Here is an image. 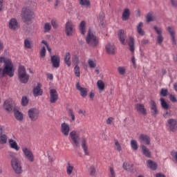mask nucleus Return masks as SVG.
<instances>
[{
  "instance_id": "0eeeda50",
  "label": "nucleus",
  "mask_w": 177,
  "mask_h": 177,
  "mask_svg": "<svg viewBox=\"0 0 177 177\" xmlns=\"http://www.w3.org/2000/svg\"><path fill=\"white\" fill-rule=\"evenodd\" d=\"M22 151L25 158H26L30 162H34V153L30 149L23 147Z\"/></svg>"
},
{
  "instance_id": "412c9836",
  "label": "nucleus",
  "mask_w": 177,
  "mask_h": 177,
  "mask_svg": "<svg viewBox=\"0 0 177 177\" xmlns=\"http://www.w3.org/2000/svg\"><path fill=\"white\" fill-rule=\"evenodd\" d=\"M118 37L122 45H125V39L127 38V35L124 30H119L118 32Z\"/></svg>"
},
{
  "instance_id": "338daca9",
  "label": "nucleus",
  "mask_w": 177,
  "mask_h": 177,
  "mask_svg": "<svg viewBox=\"0 0 177 177\" xmlns=\"http://www.w3.org/2000/svg\"><path fill=\"white\" fill-rule=\"evenodd\" d=\"M48 80H53V74H48Z\"/></svg>"
},
{
  "instance_id": "864d4df0",
  "label": "nucleus",
  "mask_w": 177,
  "mask_h": 177,
  "mask_svg": "<svg viewBox=\"0 0 177 177\" xmlns=\"http://www.w3.org/2000/svg\"><path fill=\"white\" fill-rule=\"evenodd\" d=\"M109 177H115V171H114V168L109 167Z\"/></svg>"
},
{
  "instance_id": "0e129e2a",
  "label": "nucleus",
  "mask_w": 177,
  "mask_h": 177,
  "mask_svg": "<svg viewBox=\"0 0 177 177\" xmlns=\"http://www.w3.org/2000/svg\"><path fill=\"white\" fill-rule=\"evenodd\" d=\"M168 115H169V113L168 112V111H166V112L163 114V117L165 118H168Z\"/></svg>"
},
{
  "instance_id": "2eb2a0df",
  "label": "nucleus",
  "mask_w": 177,
  "mask_h": 177,
  "mask_svg": "<svg viewBox=\"0 0 177 177\" xmlns=\"http://www.w3.org/2000/svg\"><path fill=\"white\" fill-rule=\"evenodd\" d=\"M8 28H10V30H12L13 31L19 28V22H17V19L12 18L9 21Z\"/></svg>"
},
{
  "instance_id": "6e6552de",
  "label": "nucleus",
  "mask_w": 177,
  "mask_h": 177,
  "mask_svg": "<svg viewBox=\"0 0 177 177\" xmlns=\"http://www.w3.org/2000/svg\"><path fill=\"white\" fill-rule=\"evenodd\" d=\"M69 136L76 147H80V134L75 131L70 133Z\"/></svg>"
},
{
  "instance_id": "c756f323",
  "label": "nucleus",
  "mask_w": 177,
  "mask_h": 177,
  "mask_svg": "<svg viewBox=\"0 0 177 177\" xmlns=\"http://www.w3.org/2000/svg\"><path fill=\"white\" fill-rule=\"evenodd\" d=\"M167 30L169 31V32L171 37L173 44L176 45V40L175 39V29H174V28H171V26H169L167 28Z\"/></svg>"
},
{
  "instance_id": "7c9ffc66",
  "label": "nucleus",
  "mask_w": 177,
  "mask_h": 177,
  "mask_svg": "<svg viewBox=\"0 0 177 177\" xmlns=\"http://www.w3.org/2000/svg\"><path fill=\"white\" fill-rule=\"evenodd\" d=\"M86 23L85 22V21H82L80 22L79 30L81 34H82V35H85V33L86 32Z\"/></svg>"
},
{
  "instance_id": "e2e57ef3",
  "label": "nucleus",
  "mask_w": 177,
  "mask_h": 177,
  "mask_svg": "<svg viewBox=\"0 0 177 177\" xmlns=\"http://www.w3.org/2000/svg\"><path fill=\"white\" fill-rule=\"evenodd\" d=\"M60 3V0H55V3L54 4L55 8L56 9L57 6H59V4Z\"/></svg>"
},
{
  "instance_id": "a878e982",
  "label": "nucleus",
  "mask_w": 177,
  "mask_h": 177,
  "mask_svg": "<svg viewBox=\"0 0 177 177\" xmlns=\"http://www.w3.org/2000/svg\"><path fill=\"white\" fill-rule=\"evenodd\" d=\"M81 143L85 156H89V150L88 149V145H86V140L85 138L82 139Z\"/></svg>"
},
{
  "instance_id": "c03bdc74",
  "label": "nucleus",
  "mask_w": 177,
  "mask_h": 177,
  "mask_svg": "<svg viewBox=\"0 0 177 177\" xmlns=\"http://www.w3.org/2000/svg\"><path fill=\"white\" fill-rule=\"evenodd\" d=\"M131 147L132 150H138V142L135 140H131Z\"/></svg>"
},
{
  "instance_id": "7ed1b4c3",
  "label": "nucleus",
  "mask_w": 177,
  "mask_h": 177,
  "mask_svg": "<svg viewBox=\"0 0 177 177\" xmlns=\"http://www.w3.org/2000/svg\"><path fill=\"white\" fill-rule=\"evenodd\" d=\"M18 80L21 84H27L30 80V75L27 74L26 67L23 65H20L18 68Z\"/></svg>"
},
{
  "instance_id": "b1692460",
  "label": "nucleus",
  "mask_w": 177,
  "mask_h": 177,
  "mask_svg": "<svg viewBox=\"0 0 177 177\" xmlns=\"http://www.w3.org/2000/svg\"><path fill=\"white\" fill-rule=\"evenodd\" d=\"M8 144L10 149H13L16 150V151H19L20 150V147L17 145V142L13 139L8 140Z\"/></svg>"
},
{
  "instance_id": "dca6fc26",
  "label": "nucleus",
  "mask_w": 177,
  "mask_h": 177,
  "mask_svg": "<svg viewBox=\"0 0 177 177\" xmlns=\"http://www.w3.org/2000/svg\"><path fill=\"white\" fill-rule=\"evenodd\" d=\"M61 132L64 136H68L70 133V125L66 122L62 123Z\"/></svg>"
},
{
  "instance_id": "49530a36",
  "label": "nucleus",
  "mask_w": 177,
  "mask_h": 177,
  "mask_svg": "<svg viewBox=\"0 0 177 177\" xmlns=\"http://www.w3.org/2000/svg\"><path fill=\"white\" fill-rule=\"evenodd\" d=\"M68 115L71 117L72 121L75 120V115H74V112L73 111V109H68Z\"/></svg>"
},
{
  "instance_id": "a19ab883",
  "label": "nucleus",
  "mask_w": 177,
  "mask_h": 177,
  "mask_svg": "<svg viewBox=\"0 0 177 177\" xmlns=\"http://www.w3.org/2000/svg\"><path fill=\"white\" fill-rule=\"evenodd\" d=\"M73 71L76 77H81V71L80 68V66L75 65L74 67Z\"/></svg>"
},
{
  "instance_id": "4d7b16f0",
  "label": "nucleus",
  "mask_w": 177,
  "mask_h": 177,
  "mask_svg": "<svg viewBox=\"0 0 177 177\" xmlns=\"http://www.w3.org/2000/svg\"><path fill=\"white\" fill-rule=\"evenodd\" d=\"M123 168L126 171H128V169H131V168H132V166L129 165V164H128L127 162H124L123 163Z\"/></svg>"
},
{
  "instance_id": "4c0bfd02",
  "label": "nucleus",
  "mask_w": 177,
  "mask_h": 177,
  "mask_svg": "<svg viewBox=\"0 0 177 177\" xmlns=\"http://www.w3.org/2000/svg\"><path fill=\"white\" fill-rule=\"evenodd\" d=\"M72 62L75 66H78V64H80V57H78L77 54H73L72 56Z\"/></svg>"
},
{
  "instance_id": "aec40b11",
  "label": "nucleus",
  "mask_w": 177,
  "mask_h": 177,
  "mask_svg": "<svg viewBox=\"0 0 177 177\" xmlns=\"http://www.w3.org/2000/svg\"><path fill=\"white\" fill-rule=\"evenodd\" d=\"M42 85L40 83H38L37 86L33 88V95L34 96H42V93H44V91L41 89Z\"/></svg>"
},
{
  "instance_id": "c85d7f7f",
  "label": "nucleus",
  "mask_w": 177,
  "mask_h": 177,
  "mask_svg": "<svg viewBox=\"0 0 177 177\" xmlns=\"http://www.w3.org/2000/svg\"><path fill=\"white\" fill-rule=\"evenodd\" d=\"M64 63L68 67L71 66V55L68 52L65 53Z\"/></svg>"
},
{
  "instance_id": "de8ad7c7",
  "label": "nucleus",
  "mask_w": 177,
  "mask_h": 177,
  "mask_svg": "<svg viewBox=\"0 0 177 177\" xmlns=\"http://www.w3.org/2000/svg\"><path fill=\"white\" fill-rule=\"evenodd\" d=\"M118 71L119 74H120V75H124V74H125L127 70L125 69V68H124L122 66H119V67H118Z\"/></svg>"
},
{
  "instance_id": "37998d69",
  "label": "nucleus",
  "mask_w": 177,
  "mask_h": 177,
  "mask_svg": "<svg viewBox=\"0 0 177 177\" xmlns=\"http://www.w3.org/2000/svg\"><path fill=\"white\" fill-rule=\"evenodd\" d=\"M88 64L90 68H95L96 67V61L92 59H88Z\"/></svg>"
},
{
  "instance_id": "473e14b6",
  "label": "nucleus",
  "mask_w": 177,
  "mask_h": 177,
  "mask_svg": "<svg viewBox=\"0 0 177 177\" xmlns=\"http://www.w3.org/2000/svg\"><path fill=\"white\" fill-rule=\"evenodd\" d=\"M129 46L131 52H135V39L132 37L129 38Z\"/></svg>"
},
{
  "instance_id": "39448f33",
  "label": "nucleus",
  "mask_w": 177,
  "mask_h": 177,
  "mask_svg": "<svg viewBox=\"0 0 177 177\" xmlns=\"http://www.w3.org/2000/svg\"><path fill=\"white\" fill-rule=\"evenodd\" d=\"M34 12L28 8H24L21 11V18L24 23H28L32 20Z\"/></svg>"
},
{
  "instance_id": "680f3d73",
  "label": "nucleus",
  "mask_w": 177,
  "mask_h": 177,
  "mask_svg": "<svg viewBox=\"0 0 177 177\" xmlns=\"http://www.w3.org/2000/svg\"><path fill=\"white\" fill-rule=\"evenodd\" d=\"M113 120H114V118H111V117L107 119V120H106V124H107L108 125H110V124H111V122H113Z\"/></svg>"
},
{
  "instance_id": "5fc2aeb1",
  "label": "nucleus",
  "mask_w": 177,
  "mask_h": 177,
  "mask_svg": "<svg viewBox=\"0 0 177 177\" xmlns=\"http://www.w3.org/2000/svg\"><path fill=\"white\" fill-rule=\"evenodd\" d=\"M160 95L161 96H167L168 95V89L167 88H162L160 91Z\"/></svg>"
},
{
  "instance_id": "f704fd0d",
  "label": "nucleus",
  "mask_w": 177,
  "mask_h": 177,
  "mask_svg": "<svg viewBox=\"0 0 177 177\" xmlns=\"http://www.w3.org/2000/svg\"><path fill=\"white\" fill-rule=\"evenodd\" d=\"M137 32L142 37L145 35V30H143V22H140L137 26Z\"/></svg>"
},
{
  "instance_id": "4468645a",
  "label": "nucleus",
  "mask_w": 177,
  "mask_h": 177,
  "mask_svg": "<svg viewBox=\"0 0 177 177\" xmlns=\"http://www.w3.org/2000/svg\"><path fill=\"white\" fill-rule=\"evenodd\" d=\"M59 99V95L56 89L53 88L50 90V103H56Z\"/></svg>"
},
{
  "instance_id": "774afa93",
  "label": "nucleus",
  "mask_w": 177,
  "mask_h": 177,
  "mask_svg": "<svg viewBox=\"0 0 177 177\" xmlns=\"http://www.w3.org/2000/svg\"><path fill=\"white\" fill-rule=\"evenodd\" d=\"M156 177H165V176H164V174H156Z\"/></svg>"
},
{
  "instance_id": "9b49d317",
  "label": "nucleus",
  "mask_w": 177,
  "mask_h": 177,
  "mask_svg": "<svg viewBox=\"0 0 177 177\" xmlns=\"http://www.w3.org/2000/svg\"><path fill=\"white\" fill-rule=\"evenodd\" d=\"M8 143V136L5 134V126L0 125V145Z\"/></svg>"
},
{
  "instance_id": "e433bc0d",
  "label": "nucleus",
  "mask_w": 177,
  "mask_h": 177,
  "mask_svg": "<svg viewBox=\"0 0 177 177\" xmlns=\"http://www.w3.org/2000/svg\"><path fill=\"white\" fill-rule=\"evenodd\" d=\"M79 3L82 6H86V8L91 6V1L89 0H79Z\"/></svg>"
},
{
  "instance_id": "72a5a7b5",
  "label": "nucleus",
  "mask_w": 177,
  "mask_h": 177,
  "mask_svg": "<svg viewBox=\"0 0 177 177\" xmlns=\"http://www.w3.org/2000/svg\"><path fill=\"white\" fill-rule=\"evenodd\" d=\"M14 115L17 121H23V113L19 111V110L14 109Z\"/></svg>"
},
{
  "instance_id": "f257e3e1",
  "label": "nucleus",
  "mask_w": 177,
  "mask_h": 177,
  "mask_svg": "<svg viewBox=\"0 0 177 177\" xmlns=\"http://www.w3.org/2000/svg\"><path fill=\"white\" fill-rule=\"evenodd\" d=\"M0 63L4 64L3 68L0 67V79L3 78L5 75L12 77L15 75V66L12 59L5 57H0Z\"/></svg>"
},
{
  "instance_id": "20e7f679",
  "label": "nucleus",
  "mask_w": 177,
  "mask_h": 177,
  "mask_svg": "<svg viewBox=\"0 0 177 177\" xmlns=\"http://www.w3.org/2000/svg\"><path fill=\"white\" fill-rule=\"evenodd\" d=\"M11 167L17 175H21L23 174V167L21 162L17 158H13L10 161Z\"/></svg>"
},
{
  "instance_id": "09e8293b",
  "label": "nucleus",
  "mask_w": 177,
  "mask_h": 177,
  "mask_svg": "<svg viewBox=\"0 0 177 177\" xmlns=\"http://www.w3.org/2000/svg\"><path fill=\"white\" fill-rule=\"evenodd\" d=\"M96 174V168L95 167L91 166L89 169V174L91 176H95V174Z\"/></svg>"
},
{
  "instance_id": "8fccbe9b",
  "label": "nucleus",
  "mask_w": 177,
  "mask_h": 177,
  "mask_svg": "<svg viewBox=\"0 0 177 177\" xmlns=\"http://www.w3.org/2000/svg\"><path fill=\"white\" fill-rule=\"evenodd\" d=\"M21 104L22 106H27V104H28V98H27V97H22Z\"/></svg>"
},
{
  "instance_id": "ea45409f",
  "label": "nucleus",
  "mask_w": 177,
  "mask_h": 177,
  "mask_svg": "<svg viewBox=\"0 0 177 177\" xmlns=\"http://www.w3.org/2000/svg\"><path fill=\"white\" fill-rule=\"evenodd\" d=\"M160 104L164 110H168L169 109V105H168V103H167L164 98H160Z\"/></svg>"
},
{
  "instance_id": "6e6d98bb",
  "label": "nucleus",
  "mask_w": 177,
  "mask_h": 177,
  "mask_svg": "<svg viewBox=\"0 0 177 177\" xmlns=\"http://www.w3.org/2000/svg\"><path fill=\"white\" fill-rule=\"evenodd\" d=\"M169 100H171V102H172V103H176L177 100H176V97H175V95H169Z\"/></svg>"
},
{
  "instance_id": "58836bf2",
  "label": "nucleus",
  "mask_w": 177,
  "mask_h": 177,
  "mask_svg": "<svg viewBox=\"0 0 177 177\" xmlns=\"http://www.w3.org/2000/svg\"><path fill=\"white\" fill-rule=\"evenodd\" d=\"M52 30V25L49 22H46L44 26V32H49Z\"/></svg>"
},
{
  "instance_id": "bf43d9fd",
  "label": "nucleus",
  "mask_w": 177,
  "mask_h": 177,
  "mask_svg": "<svg viewBox=\"0 0 177 177\" xmlns=\"http://www.w3.org/2000/svg\"><path fill=\"white\" fill-rule=\"evenodd\" d=\"M154 20L153 19V16H151V14L149 13L147 16V23H150V21H153Z\"/></svg>"
},
{
  "instance_id": "f3484780",
  "label": "nucleus",
  "mask_w": 177,
  "mask_h": 177,
  "mask_svg": "<svg viewBox=\"0 0 177 177\" xmlns=\"http://www.w3.org/2000/svg\"><path fill=\"white\" fill-rule=\"evenodd\" d=\"M51 63L53 64V67L55 68H59V67H60V57L58 55L51 56Z\"/></svg>"
},
{
  "instance_id": "9d476101",
  "label": "nucleus",
  "mask_w": 177,
  "mask_h": 177,
  "mask_svg": "<svg viewBox=\"0 0 177 177\" xmlns=\"http://www.w3.org/2000/svg\"><path fill=\"white\" fill-rule=\"evenodd\" d=\"M74 32V24L71 21H68L65 24V32L68 37H72Z\"/></svg>"
},
{
  "instance_id": "1a4fd4ad",
  "label": "nucleus",
  "mask_w": 177,
  "mask_h": 177,
  "mask_svg": "<svg viewBox=\"0 0 177 177\" xmlns=\"http://www.w3.org/2000/svg\"><path fill=\"white\" fill-rule=\"evenodd\" d=\"M28 115L31 121H37L39 115V111L37 109H30L28 112Z\"/></svg>"
},
{
  "instance_id": "a211bd4d",
  "label": "nucleus",
  "mask_w": 177,
  "mask_h": 177,
  "mask_svg": "<svg viewBox=\"0 0 177 177\" xmlns=\"http://www.w3.org/2000/svg\"><path fill=\"white\" fill-rule=\"evenodd\" d=\"M139 139L141 143H143L144 145H147V146L150 145V142H151L150 136L146 134L141 133L140 135Z\"/></svg>"
},
{
  "instance_id": "79ce46f5",
  "label": "nucleus",
  "mask_w": 177,
  "mask_h": 177,
  "mask_svg": "<svg viewBox=\"0 0 177 177\" xmlns=\"http://www.w3.org/2000/svg\"><path fill=\"white\" fill-rule=\"evenodd\" d=\"M97 86L100 91H104V82L102 80L97 82Z\"/></svg>"
},
{
  "instance_id": "393cba45",
  "label": "nucleus",
  "mask_w": 177,
  "mask_h": 177,
  "mask_svg": "<svg viewBox=\"0 0 177 177\" xmlns=\"http://www.w3.org/2000/svg\"><path fill=\"white\" fill-rule=\"evenodd\" d=\"M106 50L109 55H114L115 52V46L113 44H108L106 46Z\"/></svg>"
},
{
  "instance_id": "5701e85b",
  "label": "nucleus",
  "mask_w": 177,
  "mask_h": 177,
  "mask_svg": "<svg viewBox=\"0 0 177 177\" xmlns=\"http://www.w3.org/2000/svg\"><path fill=\"white\" fill-rule=\"evenodd\" d=\"M74 171H75V167H74V165L68 162L66 165V174L68 176H71V175H74Z\"/></svg>"
},
{
  "instance_id": "3c124183",
  "label": "nucleus",
  "mask_w": 177,
  "mask_h": 177,
  "mask_svg": "<svg viewBox=\"0 0 177 177\" xmlns=\"http://www.w3.org/2000/svg\"><path fill=\"white\" fill-rule=\"evenodd\" d=\"M115 146L116 147V149L118 150V151H121L122 150L121 145L117 140H115Z\"/></svg>"
},
{
  "instance_id": "ddd939ff",
  "label": "nucleus",
  "mask_w": 177,
  "mask_h": 177,
  "mask_svg": "<svg viewBox=\"0 0 177 177\" xmlns=\"http://www.w3.org/2000/svg\"><path fill=\"white\" fill-rule=\"evenodd\" d=\"M153 29L158 34V37L156 38L157 43L159 45H161L164 41V37H162V30L161 29V28H158L156 26L153 27Z\"/></svg>"
},
{
  "instance_id": "4be33fe9",
  "label": "nucleus",
  "mask_w": 177,
  "mask_h": 177,
  "mask_svg": "<svg viewBox=\"0 0 177 177\" xmlns=\"http://www.w3.org/2000/svg\"><path fill=\"white\" fill-rule=\"evenodd\" d=\"M136 110H137L139 114H142V115L147 114V110L145 109V105L142 104H137L136 105Z\"/></svg>"
},
{
  "instance_id": "a18cd8bd",
  "label": "nucleus",
  "mask_w": 177,
  "mask_h": 177,
  "mask_svg": "<svg viewBox=\"0 0 177 177\" xmlns=\"http://www.w3.org/2000/svg\"><path fill=\"white\" fill-rule=\"evenodd\" d=\"M24 46L25 48H27L28 49H31V41L28 39H26L24 40Z\"/></svg>"
},
{
  "instance_id": "13d9d810",
  "label": "nucleus",
  "mask_w": 177,
  "mask_h": 177,
  "mask_svg": "<svg viewBox=\"0 0 177 177\" xmlns=\"http://www.w3.org/2000/svg\"><path fill=\"white\" fill-rule=\"evenodd\" d=\"M41 44H44V45H45L46 46L47 50H48V52H50V53L52 52V49H50L49 48V44H48V42H46V41L42 40Z\"/></svg>"
},
{
  "instance_id": "603ef678",
  "label": "nucleus",
  "mask_w": 177,
  "mask_h": 177,
  "mask_svg": "<svg viewBox=\"0 0 177 177\" xmlns=\"http://www.w3.org/2000/svg\"><path fill=\"white\" fill-rule=\"evenodd\" d=\"M46 55V48H45V46H43L40 50V56L41 57H45Z\"/></svg>"
},
{
  "instance_id": "69168bd1",
  "label": "nucleus",
  "mask_w": 177,
  "mask_h": 177,
  "mask_svg": "<svg viewBox=\"0 0 177 177\" xmlns=\"http://www.w3.org/2000/svg\"><path fill=\"white\" fill-rule=\"evenodd\" d=\"M142 43L143 45H147L149 43V39H142Z\"/></svg>"
},
{
  "instance_id": "6ab92c4d",
  "label": "nucleus",
  "mask_w": 177,
  "mask_h": 177,
  "mask_svg": "<svg viewBox=\"0 0 177 177\" xmlns=\"http://www.w3.org/2000/svg\"><path fill=\"white\" fill-rule=\"evenodd\" d=\"M76 88L77 91H80L82 97H86L88 95V89L86 88L82 87L80 82H77L76 84Z\"/></svg>"
},
{
  "instance_id": "423d86ee",
  "label": "nucleus",
  "mask_w": 177,
  "mask_h": 177,
  "mask_svg": "<svg viewBox=\"0 0 177 177\" xmlns=\"http://www.w3.org/2000/svg\"><path fill=\"white\" fill-rule=\"evenodd\" d=\"M166 127L168 128L169 131H171V132H176L177 120L174 118L167 120Z\"/></svg>"
},
{
  "instance_id": "2f4dec72",
  "label": "nucleus",
  "mask_w": 177,
  "mask_h": 177,
  "mask_svg": "<svg viewBox=\"0 0 177 177\" xmlns=\"http://www.w3.org/2000/svg\"><path fill=\"white\" fill-rule=\"evenodd\" d=\"M147 166L152 169V171H156V169H157V163H156L154 161L151 160H148L147 161Z\"/></svg>"
},
{
  "instance_id": "f03ea898",
  "label": "nucleus",
  "mask_w": 177,
  "mask_h": 177,
  "mask_svg": "<svg viewBox=\"0 0 177 177\" xmlns=\"http://www.w3.org/2000/svg\"><path fill=\"white\" fill-rule=\"evenodd\" d=\"M86 42L89 46H92L93 48L99 45V38L96 37V35L91 29H88L86 37Z\"/></svg>"
},
{
  "instance_id": "cd10ccee",
  "label": "nucleus",
  "mask_w": 177,
  "mask_h": 177,
  "mask_svg": "<svg viewBox=\"0 0 177 177\" xmlns=\"http://www.w3.org/2000/svg\"><path fill=\"white\" fill-rule=\"evenodd\" d=\"M140 147L142 151V154L145 156V157H147V158H150V157H151V152H150V150L143 145H141Z\"/></svg>"
},
{
  "instance_id": "bb28decb",
  "label": "nucleus",
  "mask_w": 177,
  "mask_h": 177,
  "mask_svg": "<svg viewBox=\"0 0 177 177\" xmlns=\"http://www.w3.org/2000/svg\"><path fill=\"white\" fill-rule=\"evenodd\" d=\"M151 113L153 115H157L158 111L157 110V104L153 100L151 101Z\"/></svg>"
},
{
  "instance_id": "f8f14e48",
  "label": "nucleus",
  "mask_w": 177,
  "mask_h": 177,
  "mask_svg": "<svg viewBox=\"0 0 177 177\" xmlns=\"http://www.w3.org/2000/svg\"><path fill=\"white\" fill-rule=\"evenodd\" d=\"M3 107L6 111H8V113H10V111H13V109H15V102L12 99L6 100L4 102Z\"/></svg>"
},
{
  "instance_id": "c9c22d12",
  "label": "nucleus",
  "mask_w": 177,
  "mask_h": 177,
  "mask_svg": "<svg viewBox=\"0 0 177 177\" xmlns=\"http://www.w3.org/2000/svg\"><path fill=\"white\" fill-rule=\"evenodd\" d=\"M129 16H131V11H129V9L125 8L122 15V20H128V19H129Z\"/></svg>"
},
{
  "instance_id": "052dcab7",
  "label": "nucleus",
  "mask_w": 177,
  "mask_h": 177,
  "mask_svg": "<svg viewBox=\"0 0 177 177\" xmlns=\"http://www.w3.org/2000/svg\"><path fill=\"white\" fill-rule=\"evenodd\" d=\"M51 25L53 27V28H57V22L55 19L51 20Z\"/></svg>"
}]
</instances>
